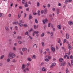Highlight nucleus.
<instances>
[{
	"instance_id": "obj_1",
	"label": "nucleus",
	"mask_w": 73,
	"mask_h": 73,
	"mask_svg": "<svg viewBox=\"0 0 73 73\" xmlns=\"http://www.w3.org/2000/svg\"><path fill=\"white\" fill-rule=\"evenodd\" d=\"M16 55L15 54L13 53V52H10L9 53V54L8 55V58L7 60V61L8 62L10 61V59H13V58H15Z\"/></svg>"
},
{
	"instance_id": "obj_2",
	"label": "nucleus",
	"mask_w": 73,
	"mask_h": 73,
	"mask_svg": "<svg viewBox=\"0 0 73 73\" xmlns=\"http://www.w3.org/2000/svg\"><path fill=\"white\" fill-rule=\"evenodd\" d=\"M25 68V64H23L21 68L23 70V71L24 73H26V72H27V71H29V68Z\"/></svg>"
},
{
	"instance_id": "obj_3",
	"label": "nucleus",
	"mask_w": 73,
	"mask_h": 73,
	"mask_svg": "<svg viewBox=\"0 0 73 73\" xmlns=\"http://www.w3.org/2000/svg\"><path fill=\"white\" fill-rule=\"evenodd\" d=\"M42 21L44 24H45L46 23H48V20L47 19H45L43 20H42Z\"/></svg>"
},
{
	"instance_id": "obj_4",
	"label": "nucleus",
	"mask_w": 73,
	"mask_h": 73,
	"mask_svg": "<svg viewBox=\"0 0 73 73\" xmlns=\"http://www.w3.org/2000/svg\"><path fill=\"white\" fill-rule=\"evenodd\" d=\"M51 51L52 52H54H54H55V51L56 50V49H55V48L53 47L52 46L51 47Z\"/></svg>"
},
{
	"instance_id": "obj_5",
	"label": "nucleus",
	"mask_w": 73,
	"mask_h": 73,
	"mask_svg": "<svg viewBox=\"0 0 73 73\" xmlns=\"http://www.w3.org/2000/svg\"><path fill=\"white\" fill-rule=\"evenodd\" d=\"M70 37V35H69V34L68 33H66V38L67 39H68Z\"/></svg>"
},
{
	"instance_id": "obj_6",
	"label": "nucleus",
	"mask_w": 73,
	"mask_h": 73,
	"mask_svg": "<svg viewBox=\"0 0 73 73\" xmlns=\"http://www.w3.org/2000/svg\"><path fill=\"white\" fill-rule=\"evenodd\" d=\"M68 48L69 50H71V49H72V46H70V44H68Z\"/></svg>"
},
{
	"instance_id": "obj_7",
	"label": "nucleus",
	"mask_w": 73,
	"mask_h": 73,
	"mask_svg": "<svg viewBox=\"0 0 73 73\" xmlns=\"http://www.w3.org/2000/svg\"><path fill=\"white\" fill-rule=\"evenodd\" d=\"M27 50V48H22V50L23 52H24L25 51H26Z\"/></svg>"
},
{
	"instance_id": "obj_8",
	"label": "nucleus",
	"mask_w": 73,
	"mask_h": 73,
	"mask_svg": "<svg viewBox=\"0 0 73 73\" xmlns=\"http://www.w3.org/2000/svg\"><path fill=\"white\" fill-rule=\"evenodd\" d=\"M68 24L70 25H72L73 24V22L72 21H70L68 23Z\"/></svg>"
},
{
	"instance_id": "obj_9",
	"label": "nucleus",
	"mask_w": 73,
	"mask_h": 73,
	"mask_svg": "<svg viewBox=\"0 0 73 73\" xmlns=\"http://www.w3.org/2000/svg\"><path fill=\"white\" fill-rule=\"evenodd\" d=\"M29 20H31V19H32L33 17L32 16V15H31V14H30L29 15Z\"/></svg>"
},
{
	"instance_id": "obj_10",
	"label": "nucleus",
	"mask_w": 73,
	"mask_h": 73,
	"mask_svg": "<svg viewBox=\"0 0 73 73\" xmlns=\"http://www.w3.org/2000/svg\"><path fill=\"white\" fill-rule=\"evenodd\" d=\"M56 13L57 14H60V10L59 9H56Z\"/></svg>"
},
{
	"instance_id": "obj_11",
	"label": "nucleus",
	"mask_w": 73,
	"mask_h": 73,
	"mask_svg": "<svg viewBox=\"0 0 73 73\" xmlns=\"http://www.w3.org/2000/svg\"><path fill=\"white\" fill-rule=\"evenodd\" d=\"M69 56V54L68 53L66 54L64 56V58H66V57H68Z\"/></svg>"
},
{
	"instance_id": "obj_12",
	"label": "nucleus",
	"mask_w": 73,
	"mask_h": 73,
	"mask_svg": "<svg viewBox=\"0 0 73 73\" xmlns=\"http://www.w3.org/2000/svg\"><path fill=\"white\" fill-rule=\"evenodd\" d=\"M12 62L14 63L16 62H17V60L16 59H14L12 60Z\"/></svg>"
},
{
	"instance_id": "obj_13",
	"label": "nucleus",
	"mask_w": 73,
	"mask_h": 73,
	"mask_svg": "<svg viewBox=\"0 0 73 73\" xmlns=\"http://www.w3.org/2000/svg\"><path fill=\"white\" fill-rule=\"evenodd\" d=\"M24 6L25 7H26V8H27L28 7V5L27 4V2H26L25 3Z\"/></svg>"
},
{
	"instance_id": "obj_14",
	"label": "nucleus",
	"mask_w": 73,
	"mask_h": 73,
	"mask_svg": "<svg viewBox=\"0 0 73 73\" xmlns=\"http://www.w3.org/2000/svg\"><path fill=\"white\" fill-rule=\"evenodd\" d=\"M27 60L28 61H32V59H31L30 57H28L27 58Z\"/></svg>"
},
{
	"instance_id": "obj_15",
	"label": "nucleus",
	"mask_w": 73,
	"mask_h": 73,
	"mask_svg": "<svg viewBox=\"0 0 73 73\" xmlns=\"http://www.w3.org/2000/svg\"><path fill=\"white\" fill-rule=\"evenodd\" d=\"M42 71H43L44 72L45 71H46V69L45 67H43L42 68Z\"/></svg>"
},
{
	"instance_id": "obj_16",
	"label": "nucleus",
	"mask_w": 73,
	"mask_h": 73,
	"mask_svg": "<svg viewBox=\"0 0 73 73\" xmlns=\"http://www.w3.org/2000/svg\"><path fill=\"white\" fill-rule=\"evenodd\" d=\"M47 9H45L44 10V14H46L47 13Z\"/></svg>"
},
{
	"instance_id": "obj_17",
	"label": "nucleus",
	"mask_w": 73,
	"mask_h": 73,
	"mask_svg": "<svg viewBox=\"0 0 73 73\" xmlns=\"http://www.w3.org/2000/svg\"><path fill=\"white\" fill-rule=\"evenodd\" d=\"M57 27L59 29H61V26H60V25H58Z\"/></svg>"
},
{
	"instance_id": "obj_18",
	"label": "nucleus",
	"mask_w": 73,
	"mask_h": 73,
	"mask_svg": "<svg viewBox=\"0 0 73 73\" xmlns=\"http://www.w3.org/2000/svg\"><path fill=\"white\" fill-rule=\"evenodd\" d=\"M34 33L36 34V35H37L38 33H39V31H34Z\"/></svg>"
},
{
	"instance_id": "obj_19",
	"label": "nucleus",
	"mask_w": 73,
	"mask_h": 73,
	"mask_svg": "<svg viewBox=\"0 0 73 73\" xmlns=\"http://www.w3.org/2000/svg\"><path fill=\"white\" fill-rule=\"evenodd\" d=\"M17 24H18V21L16 22H14L13 23V24H16V25H17Z\"/></svg>"
},
{
	"instance_id": "obj_20",
	"label": "nucleus",
	"mask_w": 73,
	"mask_h": 73,
	"mask_svg": "<svg viewBox=\"0 0 73 73\" xmlns=\"http://www.w3.org/2000/svg\"><path fill=\"white\" fill-rule=\"evenodd\" d=\"M4 55H2L1 56L0 59L2 60V59H3V58H4Z\"/></svg>"
},
{
	"instance_id": "obj_21",
	"label": "nucleus",
	"mask_w": 73,
	"mask_h": 73,
	"mask_svg": "<svg viewBox=\"0 0 73 73\" xmlns=\"http://www.w3.org/2000/svg\"><path fill=\"white\" fill-rule=\"evenodd\" d=\"M66 73H69V70L68 69L66 68Z\"/></svg>"
},
{
	"instance_id": "obj_22",
	"label": "nucleus",
	"mask_w": 73,
	"mask_h": 73,
	"mask_svg": "<svg viewBox=\"0 0 73 73\" xmlns=\"http://www.w3.org/2000/svg\"><path fill=\"white\" fill-rule=\"evenodd\" d=\"M59 60L60 62H62V61H63V58H60L59 59Z\"/></svg>"
},
{
	"instance_id": "obj_23",
	"label": "nucleus",
	"mask_w": 73,
	"mask_h": 73,
	"mask_svg": "<svg viewBox=\"0 0 73 73\" xmlns=\"http://www.w3.org/2000/svg\"><path fill=\"white\" fill-rule=\"evenodd\" d=\"M22 3L23 4H25V0H22Z\"/></svg>"
},
{
	"instance_id": "obj_24",
	"label": "nucleus",
	"mask_w": 73,
	"mask_h": 73,
	"mask_svg": "<svg viewBox=\"0 0 73 73\" xmlns=\"http://www.w3.org/2000/svg\"><path fill=\"white\" fill-rule=\"evenodd\" d=\"M23 26L25 28H26V27H28V25L26 24H25L23 25Z\"/></svg>"
},
{
	"instance_id": "obj_25",
	"label": "nucleus",
	"mask_w": 73,
	"mask_h": 73,
	"mask_svg": "<svg viewBox=\"0 0 73 73\" xmlns=\"http://www.w3.org/2000/svg\"><path fill=\"white\" fill-rule=\"evenodd\" d=\"M44 61H46V62H48V61H49V60L48 58H46L44 59Z\"/></svg>"
},
{
	"instance_id": "obj_26",
	"label": "nucleus",
	"mask_w": 73,
	"mask_h": 73,
	"mask_svg": "<svg viewBox=\"0 0 73 73\" xmlns=\"http://www.w3.org/2000/svg\"><path fill=\"white\" fill-rule=\"evenodd\" d=\"M50 35L51 36H53L54 33L53 32H50Z\"/></svg>"
},
{
	"instance_id": "obj_27",
	"label": "nucleus",
	"mask_w": 73,
	"mask_h": 73,
	"mask_svg": "<svg viewBox=\"0 0 73 73\" xmlns=\"http://www.w3.org/2000/svg\"><path fill=\"white\" fill-rule=\"evenodd\" d=\"M5 29H6V31H9V28H8V27H6L5 28Z\"/></svg>"
},
{
	"instance_id": "obj_28",
	"label": "nucleus",
	"mask_w": 73,
	"mask_h": 73,
	"mask_svg": "<svg viewBox=\"0 0 73 73\" xmlns=\"http://www.w3.org/2000/svg\"><path fill=\"white\" fill-rule=\"evenodd\" d=\"M19 25H20L21 27H23V24H22V23H19Z\"/></svg>"
},
{
	"instance_id": "obj_29",
	"label": "nucleus",
	"mask_w": 73,
	"mask_h": 73,
	"mask_svg": "<svg viewBox=\"0 0 73 73\" xmlns=\"http://www.w3.org/2000/svg\"><path fill=\"white\" fill-rule=\"evenodd\" d=\"M32 31H34V29H31L30 30H29V32H31Z\"/></svg>"
},
{
	"instance_id": "obj_30",
	"label": "nucleus",
	"mask_w": 73,
	"mask_h": 73,
	"mask_svg": "<svg viewBox=\"0 0 73 73\" xmlns=\"http://www.w3.org/2000/svg\"><path fill=\"white\" fill-rule=\"evenodd\" d=\"M17 39H19V40H20V39H21L22 37H21V36H18L17 37Z\"/></svg>"
},
{
	"instance_id": "obj_31",
	"label": "nucleus",
	"mask_w": 73,
	"mask_h": 73,
	"mask_svg": "<svg viewBox=\"0 0 73 73\" xmlns=\"http://www.w3.org/2000/svg\"><path fill=\"white\" fill-rule=\"evenodd\" d=\"M68 3L69 1L68 0H66L65 1V4H68Z\"/></svg>"
},
{
	"instance_id": "obj_32",
	"label": "nucleus",
	"mask_w": 73,
	"mask_h": 73,
	"mask_svg": "<svg viewBox=\"0 0 73 73\" xmlns=\"http://www.w3.org/2000/svg\"><path fill=\"white\" fill-rule=\"evenodd\" d=\"M29 33V32L28 31H27L25 33V35H28V33Z\"/></svg>"
},
{
	"instance_id": "obj_33",
	"label": "nucleus",
	"mask_w": 73,
	"mask_h": 73,
	"mask_svg": "<svg viewBox=\"0 0 73 73\" xmlns=\"http://www.w3.org/2000/svg\"><path fill=\"white\" fill-rule=\"evenodd\" d=\"M35 21L36 23V24L38 23V21H37V19H35Z\"/></svg>"
},
{
	"instance_id": "obj_34",
	"label": "nucleus",
	"mask_w": 73,
	"mask_h": 73,
	"mask_svg": "<svg viewBox=\"0 0 73 73\" xmlns=\"http://www.w3.org/2000/svg\"><path fill=\"white\" fill-rule=\"evenodd\" d=\"M52 66H55L56 65V63H53L52 64Z\"/></svg>"
},
{
	"instance_id": "obj_35",
	"label": "nucleus",
	"mask_w": 73,
	"mask_h": 73,
	"mask_svg": "<svg viewBox=\"0 0 73 73\" xmlns=\"http://www.w3.org/2000/svg\"><path fill=\"white\" fill-rule=\"evenodd\" d=\"M21 14H19L18 15V18L19 19V18H20V17H21Z\"/></svg>"
},
{
	"instance_id": "obj_36",
	"label": "nucleus",
	"mask_w": 73,
	"mask_h": 73,
	"mask_svg": "<svg viewBox=\"0 0 73 73\" xmlns=\"http://www.w3.org/2000/svg\"><path fill=\"white\" fill-rule=\"evenodd\" d=\"M4 15L3 13H0V17H1V16H3Z\"/></svg>"
},
{
	"instance_id": "obj_37",
	"label": "nucleus",
	"mask_w": 73,
	"mask_h": 73,
	"mask_svg": "<svg viewBox=\"0 0 73 73\" xmlns=\"http://www.w3.org/2000/svg\"><path fill=\"white\" fill-rule=\"evenodd\" d=\"M41 44H42V46H44L45 44H44V42H42Z\"/></svg>"
},
{
	"instance_id": "obj_38",
	"label": "nucleus",
	"mask_w": 73,
	"mask_h": 73,
	"mask_svg": "<svg viewBox=\"0 0 73 73\" xmlns=\"http://www.w3.org/2000/svg\"><path fill=\"white\" fill-rule=\"evenodd\" d=\"M40 10H38V13H37L38 16H40Z\"/></svg>"
},
{
	"instance_id": "obj_39",
	"label": "nucleus",
	"mask_w": 73,
	"mask_h": 73,
	"mask_svg": "<svg viewBox=\"0 0 73 73\" xmlns=\"http://www.w3.org/2000/svg\"><path fill=\"white\" fill-rule=\"evenodd\" d=\"M37 7H39L40 6V3L38 2L37 3Z\"/></svg>"
},
{
	"instance_id": "obj_40",
	"label": "nucleus",
	"mask_w": 73,
	"mask_h": 73,
	"mask_svg": "<svg viewBox=\"0 0 73 73\" xmlns=\"http://www.w3.org/2000/svg\"><path fill=\"white\" fill-rule=\"evenodd\" d=\"M44 33H42L40 35L41 37H44Z\"/></svg>"
},
{
	"instance_id": "obj_41",
	"label": "nucleus",
	"mask_w": 73,
	"mask_h": 73,
	"mask_svg": "<svg viewBox=\"0 0 73 73\" xmlns=\"http://www.w3.org/2000/svg\"><path fill=\"white\" fill-rule=\"evenodd\" d=\"M33 58H34V59H35L36 58V55H33Z\"/></svg>"
},
{
	"instance_id": "obj_42",
	"label": "nucleus",
	"mask_w": 73,
	"mask_h": 73,
	"mask_svg": "<svg viewBox=\"0 0 73 73\" xmlns=\"http://www.w3.org/2000/svg\"><path fill=\"white\" fill-rule=\"evenodd\" d=\"M29 65H30V63L28 62V63L27 64V67H28Z\"/></svg>"
},
{
	"instance_id": "obj_43",
	"label": "nucleus",
	"mask_w": 73,
	"mask_h": 73,
	"mask_svg": "<svg viewBox=\"0 0 73 73\" xmlns=\"http://www.w3.org/2000/svg\"><path fill=\"white\" fill-rule=\"evenodd\" d=\"M53 29L52 31L53 32H55V31H56V28H52Z\"/></svg>"
},
{
	"instance_id": "obj_44",
	"label": "nucleus",
	"mask_w": 73,
	"mask_h": 73,
	"mask_svg": "<svg viewBox=\"0 0 73 73\" xmlns=\"http://www.w3.org/2000/svg\"><path fill=\"white\" fill-rule=\"evenodd\" d=\"M15 28L16 30H17L18 29V27L17 26H15Z\"/></svg>"
},
{
	"instance_id": "obj_45",
	"label": "nucleus",
	"mask_w": 73,
	"mask_h": 73,
	"mask_svg": "<svg viewBox=\"0 0 73 73\" xmlns=\"http://www.w3.org/2000/svg\"><path fill=\"white\" fill-rule=\"evenodd\" d=\"M19 22L20 23H22V24H23L24 23V22H23V21H22V20H20Z\"/></svg>"
},
{
	"instance_id": "obj_46",
	"label": "nucleus",
	"mask_w": 73,
	"mask_h": 73,
	"mask_svg": "<svg viewBox=\"0 0 73 73\" xmlns=\"http://www.w3.org/2000/svg\"><path fill=\"white\" fill-rule=\"evenodd\" d=\"M13 49V50H16V47H14Z\"/></svg>"
},
{
	"instance_id": "obj_47",
	"label": "nucleus",
	"mask_w": 73,
	"mask_h": 73,
	"mask_svg": "<svg viewBox=\"0 0 73 73\" xmlns=\"http://www.w3.org/2000/svg\"><path fill=\"white\" fill-rule=\"evenodd\" d=\"M43 13H44V10H41V14H43Z\"/></svg>"
},
{
	"instance_id": "obj_48",
	"label": "nucleus",
	"mask_w": 73,
	"mask_h": 73,
	"mask_svg": "<svg viewBox=\"0 0 73 73\" xmlns=\"http://www.w3.org/2000/svg\"><path fill=\"white\" fill-rule=\"evenodd\" d=\"M18 43H19V44H21L22 43V42L21 41H18Z\"/></svg>"
},
{
	"instance_id": "obj_49",
	"label": "nucleus",
	"mask_w": 73,
	"mask_h": 73,
	"mask_svg": "<svg viewBox=\"0 0 73 73\" xmlns=\"http://www.w3.org/2000/svg\"><path fill=\"white\" fill-rule=\"evenodd\" d=\"M48 27H50V23H48Z\"/></svg>"
},
{
	"instance_id": "obj_50",
	"label": "nucleus",
	"mask_w": 73,
	"mask_h": 73,
	"mask_svg": "<svg viewBox=\"0 0 73 73\" xmlns=\"http://www.w3.org/2000/svg\"><path fill=\"white\" fill-rule=\"evenodd\" d=\"M61 64L62 66H64V63H62Z\"/></svg>"
},
{
	"instance_id": "obj_51",
	"label": "nucleus",
	"mask_w": 73,
	"mask_h": 73,
	"mask_svg": "<svg viewBox=\"0 0 73 73\" xmlns=\"http://www.w3.org/2000/svg\"><path fill=\"white\" fill-rule=\"evenodd\" d=\"M68 65L70 66H72V65L70 64V63L68 62Z\"/></svg>"
},
{
	"instance_id": "obj_52",
	"label": "nucleus",
	"mask_w": 73,
	"mask_h": 73,
	"mask_svg": "<svg viewBox=\"0 0 73 73\" xmlns=\"http://www.w3.org/2000/svg\"><path fill=\"white\" fill-rule=\"evenodd\" d=\"M58 42V43H60L61 42V40L60 39H59Z\"/></svg>"
},
{
	"instance_id": "obj_53",
	"label": "nucleus",
	"mask_w": 73,
	"mask_h": 73,
	"mask_svg": "<svg viewBox=\"0 0 73 73\" xmlns=\"http://www.w3.org/2000/svg\"><path fill=\"white\" fill-rule=\"evenodd\" d=\"M70 58L71 59H73V56L72 55H71L70 56Z\"/></svg>"
},
{
	"instance_id": "obj_54",
	"label": "nucleus",
	"mask_w": 73,
	"mask_h": 73,
	"mask_svg": "<svg viewBox=\"0 0 73 73\" xmlns=\"http://www.w3.org/2000/svg\"><path fill=\"white\" fill-rule=\"evenodd\" d=\"M20 53H21L22 55H23V52H22V51H20Z\"/></svg>"
},
{
	"instance_id": "obj_55",
	"label": "nucleus",
	"mask_w": 73,
	"mask_h": 73,
	"mask_svg": "<svg viewBox=\"0 0 73 73\" xmlns=\"http://www.w3.org/2000/svg\"><path fill=\"white\" fill-rule=\"evenodd\" d=\"M29 38H30V39L31 40H32V37H31L30 35L29 36Z\"/></svg>"
},
{
	"instance_id": "obj_56",
	"label": "nucleus",
	"mask_w": 73,
	"mask_h": 73,
	"mask_svg": "<svg viewBox=\"0 0 73 73\" xmlns=\"http://www.w3.org/2000/svg\"><path fill=\"white\" fill-rule=\"evenodd\" d=\"M52 10L53 11H56V9H55V8H52Z\"/></svg>"
},
{
	"instance_id": "obj_57",
	"label": "nucleus",
	"mask_w": 73,
	"mask_h": 73,
	"mask_svg": "<svg viewBox=\"0 0 73 73\" xmlns=\"http://www.w3.org/2000/svg\"><path fill=\"white\" fill-rule=\"evenodd\" d=\"M24 15H25V16H24V17H26L27 16V13H25Z\"/></svg>"
},
{
	"instance_id": "obj_58",
	"label": "nucleus",
	"mask_w": 73,
	"mask_h": 73,
	"mask_svg": "<svg viewBox=\"0 0 73 73\" xmlns=\"http://www.w3.org/2000/svg\"><path fill=\"white\" fill-rule=\"evenodd\" d=\"M34 27L35 29H36V25H34Z\"/></svg>"
},
{
	"instance_id": "obj_59",
	"label": "nucleus",
	"mask_w": 73,
	"mask_h": 73,
	"mask_svg": "<svg viewBox=\"0 0 73 73\" xmlns=\"http://www.w3.org/2000/svg\"><path fill=\"white\" fill-rule=\"evenodd\" d=\"M50 4H48V5H47V7H48V8H49V7H50Z\"/></svg>"
},
{
	"instance_id": "obj_60",
	"label": "nucleus",
	"mask_w": 73,
	"mask_h": 73,
	"mask_svg": "<svg viewBox=\"0 0 73 73\" xmlns=\"http://www.w3.org/2000/svg\"><path fill=\"white\" fill-rule=\"evenodd\" d=\"M42 66L44 65V62H43L41 63L40 64Z\"/></svg>"
},
{
	"instance_id": "obj_61",
	"label": "nucleus",
	"mask_w": 73,
	"mask_h": 73,
	"mask_svg": "<svg viewBox=\"0 0 73 73\" xmlns=\"http://www.w3.org/2000/svg\"><path fill=\"white\" fill-rule=\"evenodd\" d=\"M58 6H59L60 7V6H61V4L60 3H59L58 5Z\"/></svg>"
},
{
	"instance_id": "obj_62",
	"label": "nucleus",
	"mask_w": 73,
	"mask_h": 73,
	"mask_svg": "<svg viewBox=\"0 0 73 73\" xmlns=\"http://www.w3.org/2000/svg\"><path fill=\"white\" fill-rule=\"evenodd\" d=\"M46 51H47V52H49V48H47L46 49Z\"/></svg>"
},
{
	"instance_id": "obj_63",
	"label": "nucleus",
	"mask_w": 73,
	"mask_h": 73,
	"mask_svg": "<svg viewBox=\"0 0 73 73\" xmlns=\"http://www.w3.org/2000/svg\"><path fill=\"white\" fill-rule=\"evenodd\" d=\"M46 51L44 52H43V54H46Z\"/></svg>"
},
{
	"instance_id": "obj_64",
	"label": "nucleus",
	"mask_w": 73,
	"mask_h": 73,
	"mask_svg": "<svg viewBox=\"0 0 73 73\" xmlns=\"http://www.w3.org/2000/svg\"><path fill=\"white\" fill-rule=\"evenodd\" d=\"M71 62L72 65H73V60H71Z\"/></svg>"
}]
</instances>
